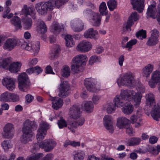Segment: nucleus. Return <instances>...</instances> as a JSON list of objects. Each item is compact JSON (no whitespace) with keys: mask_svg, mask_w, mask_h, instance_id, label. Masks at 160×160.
Instances as JSON below:
<instances>
[{"mask_svg":"<svg viewBox=\"0 0 160 160\" xmlns=\"http://www.w3.org/2000/svg\"><path fill=\"white\" fill-rule=\"evenodd\" d=\"M107 6L110 11H112L117 8V2L115 0H109L107 2Z\"/></svg>","mask_w":160,"mask_h":160,"instance_id":"nucleus-41","label":"nucleus"},{"mask_svg":"<svg viewBox=\"0 0 160 160\" xmlns=\"http://www.w3.org/2000/svg\"><path fill=\"white\" fill-rule=\"evenodd\" d=\"M92 48L91 43L85 40L80 42L77 47L78 50L82 52H87L90 50Z\"/></svg>","mask_w":160,"mask_h":160,"instance_id":"nucleus-19","label":"nucleus"},{"mask_svg":"<svg viewBox=\"0 0 160 160\" xmlns=\"http://www.w3.org/2000/svg\"><path fill=\"white\" fill-rule=\"evenodd\" d=\"M139 18V15L137 12H132L128 17L126 25L123 27V29L125 28L127 31H130L131 28L134 24V22L138 20Z\"/></svg>","mask_w":160,"mask_h":160,"instance_id":"nucleus-15","label":"nucleus"},{"mask_svg":"<svg viewBox=\"0 0 160 160\" xmlns=\"http://www.w3.org/2000/svg\"><path fill=\"white\" fill-rule=\"evenodd\" d=\"M50 100L52 101V107L56 110L61 108L63 104L62 100L58 97H51Z\"/></svg>","mask_w":160,"mask_h":160,"instance_id":"nucleus-26","label":"nucleus"},{"mask_svg":"<svg viewBox=\"0 0 160 160\" xmlns=\"http://www.w3.org/2000/svg\"><path fill=\"white\" fill-rule=\"evenodd\" d=\"M12 146L10 142L8 140H5L1 143V146L5 151H8L9 149L12 148Z\"/></svg>","mask_w":160,"mask_h":160,"instance_id":"nucleus-44","label":"nucleus"},{"mask_svg":"<svg viewBox=\"0 0 160 160\" xmlns=\"http://www.w3.org/2000/svg\"><path fill=\"white\" fill-rule=\"evenodd\" d=\"M151 79L154 82L157 83L160 82V73L156 70L154 71L151 75Z\"/></svg>","mask_w":160,"mask_h":160,"instance_id":"nucleus-43","label":"nucleus"},{"mask_svg":"<svg viewBox=\"0 0 160 160\" xmlns=\"http://www.w3.org/2000/svg\"><path fill=\"white\" fill-rule=\"evenodd\" d=\"M19 100L18 96L8 92H5L2 93L0 97V101L4 102H16Z\"/></svg>","mask_w":160,"mask_h":160,"instance_id":"nucleus-13","label":"nucleus"},{"mask_svg":"<svg viewBox=\"0 0 160 160\" xmlns=\"http://www.w3.org/2000/svg\"><path fill=\"white\" fill-rule=\"evenodd\" d=\"M85 153L83 151H77L73 154V160H83Z\"/></svg>","mask_w":160,"mask_h":160,"instance_id":"nucleus-39","label":"nucleus"},{"mask_svg":"<svg viewBox=\"0 0 160 160\" xmlns=\"http://www.w3.org/2000/svg\"><path fill=\"white\" fill-rule=\"evenodd\" d=\"M98 33V31L91 28L87 30L84 33V37L86 38H95L96 35Z\"/></svg>","mask_w":160,"mask_h":160,"instance_id":"nucleus-34","label":"nucleus"},{"mask_svg":"<svg viewBox=\"0 0 160 160\" xmlns=\"http://www.w3.org/2000/svg\"><path fill=\"white\" fill-rule=\"evenodd\" d=\"M134 123H135L134 126L136 128H138L143 124L142 119H139L138 121Z\"/></svg>","mask_w":160,"mask_h":160,"instance_id":"nucleus-64","label":"nucleus"},{"mask_svg":"<svg viewBox=\"0 0 160 160\" xmlns=\"http://www.w3.org/2000/svg\"><path fill=\"white\" fill-rule=\"evenodd\" d=\"M153 68V66L149 64L145 66L142 69V76L145 77H148L150 74L152 72Z\"/></svg>","mask_w":160,"mask_h":160,"instance_id":"nucleus-31","label":"nucleus"},{"mask_svg":"<svg viewBox=\"0 0 160 160\" xmlns=\"http://www.w3.org/2000/svg\"><path fill=\"white\" fill-rule=\"evenodd\" d=\"M122 109V112L125 114L129 115L132 113L133 111L132 105L129 103L126 102Z\"/></svg>","mask_w":160,"mask_h":160,"instance_id":"nucleus-35","label":"nucleus"},{"mask_svg":"<svg viewBox=\"0 0 160 160\" xmlns=\"http://www.w3.org/2000/svg\"><path fill=\"white\" fill-rule=\"evenodd\" d=\"M151 36L147 42V44L150 46L156 44L158 42V32L154 29L151 32Z\"/></svg>","mask_w":160,"mask_h":160,"instance_id":"nucleus-23","label":"nucleus"},{"mask_svg":"<svg viewBox=\"0 0 160 160\" xmlns=\"http://www.w3.org/2000/svg\"><path fill=\"white\" fill-rule=\"evenodd\" d=\"M18 88L22 91L26 92L30 88V83L28 75L23 72L18 77Z\"/></svg>","mask_w":160,"mask_h":160,"instance_id":"nucleus-8","label":"nucleus"},{"mask_svg":"<svg viewBox=\"0 0 160 160\" xmlns=\"http://www.w3.org/2000/svg\"><path fill=\"white\" fill-rule=\"evenodd\" d=\"M125 128L126 129V132L127 134L130 136H132L133 133V129L131 127L127 128Z\"/></svg>","mask_w":160,"mask_h":160,"instance_id":"nucleus-62","label":"nucleus"},{"mask_svg":"<svg viewBox=\"0 0 160 160\" xmlns=\"http://www.w3.org/2000/svg\"><path fill=\"white\" fill-rule=\"evenodd\" d=\"M142 96L138 93H136L131 89H122L120 95H116L113 100L116 107L121 108L125 105L126 101H132L134 106L138 107L141 102Z\"/></svg>","mask_w":160,"mask_h":160,"instance_id":"nucleus-1","label":"nucleus"},{"mask_svg":"<svg viewBox=\"0 0 160 160\" xmlns=\"http://www.w3.org/2000/svg\"><path fill=\"white\" fill-rule=\"evenodd\" d=\"M22 13L25 15L22 19L23 25L26 29H30L32 25V21L31 17L33 19L36 18V13L31 8L24 5L22 9Z\"/></svg>","mask_w":160,"mask_h":160,"instance_id":"nucleus-7","label":"nucleus"},{"mask_svg":"<svg viewBox=\"0 0 160 160\" xmlns=\"http://www.w3.org/2000/svg\"><path fill=\"white\" fill-rule=\"evenodd\" d=\"M139 113L140 112L137 111L136 115L133 114L131 117L130 119L131 122L132 123L136 122L138 121L139 119H140V117L141 116V113L140 112V113Z\"/></svg>","mask_w":160,"mask_h":160,"instance_id":"nucleus-49","label":"nucleus"},{"mask_svg":"<svg viewBox=\"0 0 160 160\" xmlns=\"http://www.w3.org/2000/svg\"><path fill=\"white\" fill-rule=\"evenodd\" d=\"M64 26L63 24L56 23L52 25L50 27V31L56 35L63 31Z\"/></svg>","mask_w":160,"mask_h":160,"instance_id":"nucleus-28","label":"nucleus"},{"mask_svg":"<svg viewBox=\"0 0 160 160\" xmlns=\"http://www.w3.org/2000/svg\"><path fill=\"white\" fill-rule=\"evenodd\" d=\"M54 156L52 153H49L46 155L42 160H52Z\"/></svg>","mask_w":160,"mask_h":160,"instance_id":"nucleus-59","label":"nucleus"},{"mask_svg":"<svg viewBox=\"0 0 160 160\" xmlns=\"http://www.w3.org/2000/svg\"><path fill=\"white\" fill-rule=\"evenodd\" d=\"M38 62V59L36 58H30L28 61V65L29 66L35 65Z\"/></svg>","mask_w":160,"mask_h":160,"instance_id":"nucleus-56","label":"nucleus"},{"mask_svg":"<svg viewBox=\"0 0 160 160\" xmlns=\"http://www.w3.org/2000/svg\"><path fill=\"white\" fill-rule=\"evenodd\" d=\"M58 126L60 128H62L66 127L67 124L65 121L62 118H61L58 123Z\"/></svg>","mask_w":160,"mask_h":160,"instance_id":"nucleus-54","label":"nucleus"},{"mask_svg":"<svg viewBox=\"0 0 160 160\" xmlns=\"http://www.w3.org/2000/svg\"><path fill=\"white\" fill-rule=\"evenodd\" d=\"M96 12L92 11L91 10L89 9H86L83 11V15L86 18H88L90 17L93 16V14Z\"/></svg>","mask_w":160,"mask_h":160,"instance_id":"nucleus-53","label":"nucleus"},{"mask_svg":"<svg viewBox=\"0 0 160 160\" xmlns=\"http://www.w3.org/2000/svg\"><path fill=\"white\" fill-rule=\"evenodd\" d=\"M87 56L79 54L74 57L71 62V68L72 72L77 74L82 72L83 69V63L86 61Z\"/></svg>","mask_w":160,"mask_h":160,"instance_id":"nucleus-6","label":"nucleus"},{"mask_svg":"<svg viewBox=\"0 0 160 160\" xmlns=\"http://www.w3.org/2000/svg\"><path fill=\"white\" fill-rule=\"evenodd\" d=\"M31 43H28L25 42L23 39H19V42H18V45L21 46V48L24 49L28 51H30L31 50Z\"/></svg>","mask_w":160,"mask_h":160,"instance_id":"nucleus-38","label":"nucleus"},{"mask_svg":"<svg viewBox=\"0 0 160 160\" xmlns=\"http://www.w3.org/2000/svg\"><path fill=\"white\" fill-rule=\"evenodd\" d=\"M146 103L149 107H152L151 111V115L153 119L158 121L160 118V104L158 103L155 105V97L152 93L147 94L145 97Z\"/></svg>","mask_w":160,"mask_h":160,"instance_id":"nucleus-5","label":"nucleus"},{"mask_svg":"<svg viewBox=\"0 0 160 160\" xmlns=\"http://www.w3.org/2000/svg\"><path fill=\"white\" fill-rule=\"evenodd\" d=\"M16 79L9 77L4 78L2 83L10 91H12L15 87V82Z\"/></svg>","mask_w":160,"mask_h":160,"instance_id":"nucleus-20","label":"nucleus"},{"mask_svg":"<svg viewBox=\"0 0 160 160\" xmlns=\"http://www.w3.org/2000/svg\"><path fill=\"white\" fill-rule=\"evenodd\" d=\"M71 26L74 32H79L84 29V25L81 20L78 19L71 21Z\"/></svg>","mask_w":160,"mask_h":160,"instance_id":"nucleus-22","label":"nucleus"},{"mask_svg":"<svg viewBox=\"0 0 160 160\" xmlns=\"http://www.w3.org/2000/svg\"><path fill=\"white\" fill-rule=\"evenodd\" d=\"M93 108V105L92 102L85 101L84 102V108L87 112H92Z\"/></svg>","mask_w":160,"mask_h":160,"instance_id":"nucleus-47","label":"nucleus"},{"mask_svg":"<svg viewBox=\"0 0 160 160\" xmlns=\"http://www.w3.org/2000/svg\"><path fill=\"white\" fill-rule=\"evenodd\" d=\"M11 23L13 25L16 30L21 29L22 28L20 19L18 16H14L11 20Z\"/></svg>","mask_w":160,"mask_h":160,"instance_id":"nucleus-33","label":"nucleus"},{"mask_svg":"<svg viewBox=\"0 0 160 160\" xmlns=\"http://www.w3.org/2000/svg\"><path fill=\"white\" fill-rule=\"evenodd\" d=\"M103 124L106 128L111 133L113 132L114 128L112 125V118L109 115H105L103 118Z\"/></svg>","mask_w":160,"mask_h":160,"instance_id":"nucleus-21","label":"nucleus"},{"mask_svg":"<svg viewBox=\"0 0 160 160\" xmlns=\"http://www.w3.org/2000/svg\"><path fill=\"white\" fill-rule=\"evenodd\" d=\"M134 78L131 72L126 73L117 79V83L119 87L124 85L131 86L134 85Z\"/></svg>","mask_w":160,"mask_h":160,"instance_id":"nucleus-9","label":"nucleus"},{"mask_svg":"<svg viewBox=\"0 0 160 160\" xmlns=\"http://www.w3.org/2000/svg\"><path fill=\"white\" fill-rule=\"evenodd\" d=\"M14 126L12 123H8L6 124L3 128V137L6 138H12L14 133Z\"/></svg>","mask_w":160,"mask_h":160,"instance_id":"nucleus-18","label":"nucleus"},{"mask_svg":"<svg viewBox=\"0 0 160 160\" xmlns=\"http://www.w3.org/2000/svg\"><path fill=\"white\" fill-rule=\"evenodd\" d=\"M66 40V44L67 47H70L74 44L72 36L69 35H66L65 37Z\"/></svg>","mask_w":160,"mask_h":160,"instance_id":"nucleus-42","label":"nucleus"},{"mask_svg":"<svg viewBox=\"0 0 160 160\" xmlns=\"http://www.w3.org/2000/svg\"><path fill=\"white\" fill-rule=\"evenodd\" d=\"M31 44V50L33 51L35 55L39 50L40 46V42L38 41L32 42Z\"/></svg>","mask_w":160,"mask_h":160,"instance_id":"nucleus-37","label":"nucleus"},{"mask_svg":"<svg viewBox=\"0 0 160 160\" xmlns=\"http://www.w3.org/2000/svg\"><path fill=\"white\" fill-rule=\"evenodd\" d=\"M144 0H131V3L134 10H136L139 12H141L144 8Z\"/></svg>","mask_w":160,"mask_h":160,"instance_id":"nucleus-24","label":"nucleus"},{"mask_svg":"<svg viewBox=\"0 0 160 160\" xmlns=\"http://www.w3.org/2000/svg\"><path fill=\"white\" fill-rule=\"evenodd\" d=\"M116 107L114 104L109 102L105 105V108L108 113L111 114L114 112L116 109Z\"/></svg>","mask_w":160,"mask_h":160,"instance_id":"nucleus-40","label":"nucleus"},{"mask_svg":"<svg viewBox=\"0 0 160 160\" xmlns=\"http://www.w3.org/2000/svg\"><path fill=\"white\" fill-rule=\"evenodd\" d=\"M141 141V138L134 137L123 140L124 143L127 146H133L139 145Z\"/></svg>","mask_w":160,"mask_h":160,"instance_id":"nucleus-25","label":"nucleus"},{"mask_svg":"<svg viewBox=\"0 0 160 160\" xmlns=\"http://www.w3.org/2000/svg\"><path fill=\"white\" fill-rule=\"evenodd\" d=\"M100 59L99 57L96 55L92 56L90 57L89 60V64L92 65L94 63L100 62Z\"/></svg>","mask_w":160,"mask_h":160,"instance_id":"nucleus-51","label":"nucleus"},{"mask_svg":"<svg viewBox=\"0 0 160 160\" xmlns=\"http://www.w3.org/2000/svg\"><path fill=\"white\" fill-rule=\"evenodd\" d=\"M19 39L14 38L7 39L4 42L3 48L4 49L11 51L18 45Z\"/></svg>","mask_w":160,"mask_h":160,"instance_id":"nucleus-16","label":"nucleus"},{"mask_svg":"<svg viewBox=\"0 0 160 160\" xmlns=\"http://www.w3.org/2000/svg\"><path fill=\"white\" fill-rule=\"evenodd\" d=\"M38 125L33 121L26 120L23 123L22 132L23 134L21 138L22 143L26 144L32 141L33 133L32 129L36 130Z\"/></svg>","mask_w":160,"mask_h":160,"instance_id":"nucleus-4","label":"nucleus"},{"mask_svg":"<svg viewBox=\"0 0 160 160\" xmlns=\"http://www.w3.org/2000/svg\"><path fill=\"white\" fill-rule=\"evenodd\" d=\"M137 40L136 39L131 40L129 42H128L126 45V46H122L123 48H128V50H130L132 46L135 44L137 42Z\"/></svg>","mask_w":160,"mask_h":160,"instance_id":"nucleus-52","label":"nucleus"},{"mask_svg":"<svg viewBox=\"0 0 160 160\" xmlns=\"http://www.w3.org/2000/svg\"><path fill=\"white\" fill-rule=\"evenodd\" d=\"M84 84L88 90L92 92H97L99 90V86L97 84L96 79L91 78H86Z\"/></svg>","mask_w":160,"mask_h":160,"instance_id":"nucleus-10","label":"nucleus"},{"mask_svg":"<svg viewBox=\"0 0 160 160\" xmlns=\"http://www.w3.org/2000/svg\"><path fill=\"white\" fill-rule=\"evenodd\" d=\"M22 65L21 62H13L9 65L8 69L11 72L16 73L20 71Z\"/></svg>","mask_w":160,"mask_h":160,"instance_id":"nucleus-29","label":"nucleus"},{"mask_svg":"<svg viewBox=\"0 0 160 160\" xmlns=\"http://www.w3.org/2000/svg\"><path fill=\"white\" fill-rule=\"evenodd\" d=\"M99 11L102 15H106L108 12L107 7L105 2H102L99 6Z\"/></svg>","mask_w":160,"mask_h":160,"instance_id":"nucleus-45","label":"nucleus"},{"mask_svg":"<svg viewBox=\"0 0 160 160\" xmlns=\"http://www.w3.org/2000/svg\"><path fill=\"white\" fill-rule=\"evenodd\" d=\"M68 0H49L39 2L35 5V8L38 13L45 15L48 11H52L55 7L59 8L64 5Z\"/></svg>","mask_w":160,"mask_h":160,"instance_id":"nucleus-3","label":"nucleus"},{"mask_svg":"<svg viewBox=\"0 0 160 160\" xmlns=\"http://www.w3.org/2000/svg\"><path fill=\"white\" fill-rule=\"evenodd\" d=\"M129 120L125 117H121L117 119V126L120 129L126 128Z\"/></svg>","mask_w":160,"mask_h":160,"instance_id":"nucleus-27","label":"nucleus"},{"mask_svg":"<svg viewBox=\"0 0 160 160\" xmlns=\"http://www.w3.org/2000/svg\"><path fill=\"white\" fill-rule=\"evenodd\" d=\"M151 4L148 7L147 10V14L148 17H152L153 18H157V20L158 22H160V21L158 20V9L157 10L156 6V3L154 1H152L151 2Z\"/></svg>","mask_w":160,"mask_h":160,"instance_id":"nucleus-17","label":"nucleus"},{"mask_svg":"<svg viewBox=\"0 0 160 160\" xmlns=\"http://www.w3.org/2000/svg\"><path fill=\"white\" fill-rule=\"evenodd\" d=\"M71 72L69 67L67 66H64L61 71V74L64 77H68L70 76Z\"/></svg>","mask_w":160,"mask_h":160,"instance_id":"nucleus-46","label":"nucleus"},{"mask_svg":"<svg viewBox=\"0 0 160 160\" xmlns=\"http://www.w3.org/2000/svg\"><path fill=\"white\" fill-rule=\"evenodd\" d=\"M81 111L79 106L74 104L70 107L69 110V118L75 120L74 121H69L68 128L72 132H75L74 128L79 126H82L84 123V118L81 117Z\"/></svg>","mask_w":160,"mask_h":160,"instance_id":"nucleus-2","label":"nucleus"},{"mask_svg":"<svg viewBox=\"0 0 160 160\" xmlns=\"http://www.w3.org/2000/svg\"><path fill=\"white\" fill-rule=\"evenodd\" d=\"M103 51V48L101 46L97 47L94 50L95 52L98 54L102 53Z\"/></svg>","mask_w":160,"mask_h":160,"instance_id":"nucleus-63","label":"nucleus"},{"mask_svg":"<svg viewBox=\"0 0 160 160\" xmlns=\"http://www.w3.org/2000/svg\"><path fill=\"white\" fill-rule=\"evenodd\" d=\"M50 127L49 125L45 121H42L40 123L38 130L36 138L38 141L43 139L46 135L47 131Z\"/></svg>","mask_w":160,"mask_h":160,"instance_id":"nucleus-11","label":"nucleus"},{"mask_svg":"<svg viewBox=\"0 0 160 160\" xmlns=\"http://www.w3.org/2000/svg\"><path fill=\"white\" fill-rule=\"evenodd\" d=\"M100 98V97L98 95H94L92 97V100L93 103L94 104H97L98 102L99 99Z\"/></svg>","mask_w":160,"mask_h":160,"instance_id":"nucleus-60","label":"nucleus"},{"mask_svg":"<svg viewBox=\"0 0 160 160\" xmlns=\"http://www.w3.org/2000/svg\"><path fill=\"white\" fill-rule=\"evenodd\" d=\"M37 31L38 33L43 34L47 30L46 26L43 21L38 20L37 23Z\"/></svg>","mask_w":160,"mask_h":160,"instance_id":"nucleus-30","label":"nucleus"},{"mask_svg":"<svg viewBox=\"0 0 160 160\" xmlns=\"http://www.w3.org/2000/svg\"><path fill=\"white\" fill-rule=\"evenodd\" d=\"M146 33L145 30H141L136 33V37L140 39H142L145 38L146 37Z\"/></svg>","mask_w":160,"mask_h":160,"instance_id":"nucleus-50","label":"nucleus"},{"mask_svg":"<svg viewBox=\"0 0 160 160\" xmlns=\"http://www.w3.org/2000/svg\"><path fill=\"white\" fill-rule=\"evenodd\" d=\"M56 142L52 139H48L42 141L40 142L39 146L44 149L46 152H50L55 147Z\"/></svg>","mask_w":160,"mask_h":160,"instance_id":"nucleus-12","label":"nucleus"},{"mask_svg":"<svg viewBox=\"0 0 160 160\" xmlns=\"http://www.w3.org/2000/svg\"><path fill=\"white\" fill-rule=\"evenodd\" d=\"M12 61L11 58H7L2 59L0 58V67L5 69H8L9 64Z\"/></svg>","mask_w":160,"mask_h":160,"instance_id":"nucleus-36","label":"nucleus"},{"mask_svg":"<svg viewBox=\"0 0 160 160\" xmlns=\"http://www.w3.org/2000/svg\"><path fill=\"white\" fill-rule=\"evenodd\" d=\"M43 156V154L42 153L32 154L27 157L26 160H39V158Z\"/></svg>","mask_w":160,"mask_h":160,"instance_id":"nucleus-48","label":"nucleus"},{"mask_svg":"<svg viewBox=\"0 0 160 160\" xmlns=\"http://www.w3.org/2000/svg\"><path fill=\"white\" fill-rule=\"evenodd\" d=\"M25 101L27 104H28L31 102L34 99L33 96L30 94H28L25 97Z\"/></svg>","mask_w":160,"mask_h":160,"instance_id":"nucleus-57","label":"nucleus"},{"mask_svg":"<svg viewBox=\"0 0 160 160\" xmlns=\"http://www.w3.org/2000/svg\"><path fill=\"white\" fill-rule=\"evenodd\" d=\"M60 97L65 98L68 96L70 93V86L68 82L65 81L61 82L58 88Z\"/></svg>","mask_w":160,"mask_h":160,"instance_id":"nucleus-14","label":"nucleus"},{"mask_svg":"<svg viewBox=\"0 0 160 160\" xmlns=\"http://www.w3.org/2000/svg\"><path fill=\"white\" fill-rule=\"evenodd\" d=\"M54 46H56V48L54 50V53H52L50 56V58L51 60L55 58L56 55V54L58 53V50L60 49V48L59 46L57 45H54Z\"/></svg>","mask_w":160,"mask_h":160,"instance_id":"nucleus-55","label":"nucleus"},{"mask_svg":"<svg viewBox=\"0 0 160 160\" xmlns=\"http://www.w3.org/2000/svg\"><path fill=\"white\" fill-rule=\"evenodd\" d=\"M158 138L155 136H152L149 138V142L152 144H154L157 142Z\"/></svg>","mask_w":160,"mask_h":160,"instance_id":"nucleus-58","label":"nucleus"},{"mask_svg":"<svg viewBox=\"0 0 160 160\" xmlns=\"http://www.w3.org/2000/svg\"><path fill=\"white\" fill-rule=\"evenodd\" d=\"M46 72L48 74H54V73L52 71V68L50 65L47 66L46 67Z\"/></svg>","mask_w":160,"mask_h":160,"instance_id":"nucleus-61","label":"nucleus"},{"mask_svg":"<svg viewBox=\"0 0 160 160\" xmlns=\"http://www.w3.org/2000/svg\"><path fill=\"white\" fill-rule=\"evenodd\" d=\"M101 17L98 13H93L92 18V25L96 27L99 26L101 24Z\"/></svg>","mask_w":160,"mask_h":160,"instance_id":"nucleus-32","label":"nucleus"}]
</instances>
